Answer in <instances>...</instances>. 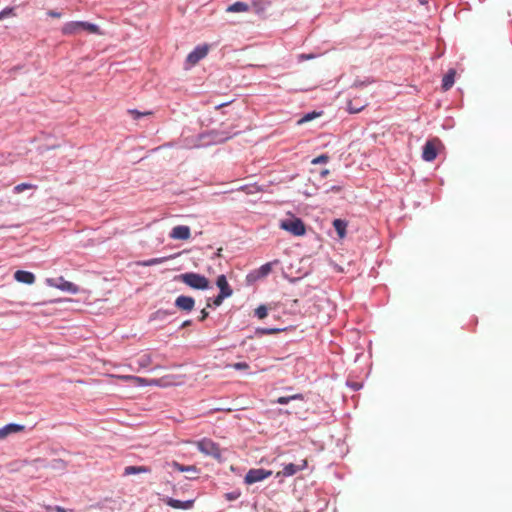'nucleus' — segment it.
Instances as JSON below:
<instances>
[{
	"instance_id": "f257e3e1",
	"label": "nucleus",
	"mask_w": 512,
	"mask_h": 512,
	"mask_svg": "<svg viewBox=\"0 0 512 512\" xmlns=\"http://www.w3.org/2000/svg\"><path fill=\"white\" fill-rule=\"evenodd\" d=\"M80 30H85L90 34H99L102 35L103 33L100 31V28L92 23L84 22V21H71L67 22L62 27V33L64 35H75Z\"/></svg>"
},
{
	"instance_id": "f03ea898",
	"label": "nucleus",
	"mask_w": 512,
	"mask_h": 512,
	"mask_svg": "<svg viewBox=\"0 0 512 512\" xmlns=\"http://www.w3.org/2000/svg\"><path fill=\"white\" fill-rule=\"evenodd\" d=\"M176 279L193 289L206 290L209 288V280L205 276L197 273H183L178 275Z\"/></svg>"
},
{
	"instance_id": "7ed1b4c3",
	"label": "nucleus",
	"mask_w": 512,
	"mask_h": 512,
	"mask_svg": "<svg viewBox=\"0 0 512 512\" xmlns=\"http://www.w3.org/2000/svg\"><path fill=\"white\" fill-rule=\"evenodd\" d=\"M279 226L281 229L289 232L293 236H303L306 233L304 222L300 218L294 216L282 220Z\"/></svg>"
},
{
	"instance_id": "20e7f679",
	"label": "nucleus",
	"mask_w": 512,
	"mask_h": 512,
	"mask_svg": "<svg viewBox=\"0 0 512 512\" xmlns=\"http://www.w3.org/2000/svg\"><path fill=\"white\" fill-rule=\"evenodd\" d=\"M194 444L201 453L216 459L221 458V450L219 445L211 439L203 438L199 441H195Z\"/></svg>"
},
{
	"instance_id": "39448f33",
	"label": "nucleus",
	"mask_w": 512,
	"mask_h": 512,
	"mask_svg": "<svg viewBox=\"0 0 512 512\" xmlns=\"http://www.w3.org/2000/svg\"><path fill=\"white\" fill-rule=\"evenodd\" d=\"M47 283L51 287H55L61 291H65L70 294H77L79 292V288L77 285L65 280L63 277H59L57 279H48Z\"/></svg>"
},
{
	"instance_id": "423d86ee",
	"label": "nucleus",
	"mask_w": 512,
	"mask_h": 512,
	"mask_svg": "<svg viewBox=\"0 0 512 512\" xmlns=\"http://www.w3.org/2000/svg\"><path fill=\"white\" fill-rule=\"evenodd\" d=\"M271 475H272L271 470H265L262 468L250 469L244 477V482L248 485H251L256 482H260V481L268 478Z\"/></svg>"
},
{
	"instance_id": "0eeeda50",
	"label": "nucleus",
	"mask_w": 512,
	"mask_h": 512,
	"mask_svg": "<svg viewBox=\"0 0 512 512\" xmlns=\"http://www.w3.org/2000/svg\"><path fill=\"white\" fill-rule=\"evenodd\" d=\"M308 463L306 459H302L299 464L289 463L284 465L283 469L281 471H278L276 473V477H290L298 473L299 471H302L306 469Z\"/></svg>"
},
{
	"instance_id": "6e6552de",
	"label": "nucleus",
	"mask_w": 512,
	"mask_h": 512,
	"mask_svg": "<svg viewBox=\"0 0 512 512\" xmlns=\"http://www.w3.org/2000/svg\"><path fill=\"white\" fill-rule=\"evenodd\" d=\"M439 144L440 140L437 138L427 141L423 147L422 158L427 162L435 160L438 154L437 147Z\"/></svg>"
},
{
	"instance_id": "1a4fd4ad",
	"label": "nucleus",
	"mask_w": 512,
	"mask_h": 512,
	"mask_svg": "<svg viewBox=\"0 0 512 512\" xmlns=\"http://www.w3.org/2000/svg\"><path fill=\"white\" fill-rule=\"evenodd\" d=\"M167 379H168V377H163L160 379H147V378L134 376L132 378V383L136 386H163L164 387V386H168V385L172 384V382L168 381Z\"/></svg>"
},
{
	"instance_id": "9d476101",
	"label": "nucleus",
	"mask_w": 512,
	"mask_h": 512,
	"mask_svg": "<svg viewBox=\"0 0 512 512\" xmlns=\"http://www.w3.org/2000/svg\"><path fill=\"white\" fill-rule=\"evenodd\" d=\"M209 46L201 45L197 46L192 52H190L186 58V61L191 66L196 65L200 60L205 58L208 54Z\"/></svg>"
},
{
	"instance_id": "9b49d317",
	"label": "nucleus",
	"mask_w": 512,
	"mask_h": 512,
	"mask_svg": "<svg viewBox=\"0 0 512 512\" xmlns=\"http://www.w3.org/2000/svg\"><path fill=\"white\" fill-rule=\"evenodd\" d=\"M26 427L21 424L9 423L0 428V441L5 440L9 436L13 434H18L24 432Z\"/></svg>"
},
{
	"instance_id": "f8f14e48",
	"label": "nucleus",
	"mask_w": 512,
	"mask_h": 512,
	"mask_svg": "<svg viewBox=\"0 0 512 512\" xmlns=\"http://www.w3.org/2000/svg\"><path fill=\"white\" fill-rule=\"evenodd\" d=\"M163 501L173 509L188 510L194 506L195 499L180 501L171 497H167L163 499Z\"/></svg>"
},
{
	"instance_id": "ddd939ff",
	"label": "nucleus",
	"mask_w": 512,
	"mask_h": 512,
	"mask_svg": "<svg viewBox=\"0 0 512 512\" xmlns=\"http://www.w3.org/2000/svg\"><path fill=\"white\" fill-rule=\"evenodd\" d=\"M191 236V230L188 226H175L170 232V238L175 240H188Z\"/></svg>"
},
{
	"instance_id": "4468645a",
	"label": "nucleus",
	"mask_w": 512,
	"mask_h": 512,
	"mask_svg": "<svg viewBox=\"0 0 512 512\" xmlns=\"http://www.w3.org/2000/svg\"><path fill=\"white\" fill-rule=\"evenodd\" d=\"M194 305H195V300L190 296L181 295V296L177 297L175 300V306L178 309L183 310V311L189 312V311L193 310Z\"/></svg>"
},
{
	"instance_id": "2eb2a0df",
	"label": "nucleus",
	"mask_w": 512,
	"mask_h": 512,
	"mask_svg": "<svg viewBox=\"0 0 512 512\" xmlns=\"http://www.w3.org/2000/svg\"><path fill=\"white\" fill-rule=\"evenodd\" d=\"M14 278L16 281L31 285L35 282V276L33 273L23 270H17L14 273Z\"/></svg>"
},
{
	"instance_id": "dca6fc26",
	"label": "nucleus",
	"mask_w": 512,
	"mask_h": 512,
	"mask_svg": "<svg viewBox=\"0 0 512 512\" xmlns=\"http://www.w3.org/2000/svg\"><path fill=\"white\" fill-rule=\"evenodd\" d=\"M176 256H177V254L165 256V257H159V258H152V259H148V260H144V261H138L136 264L138 266H142V267H149V266L162 264L170 259L175 258Z\"/></svg>"
},
{
	"instance_id": "f3484780",
	"label": "nucleus",
	"mask_w": 512,
	"mask_h": 512,
	"mask_svg": "<svg viewBox=\"0 0 512 512\" xmlns=\"http://www.w3.org/2000/svg\"><path fill=\"white\" fill-rule=\"evenodd\" d=\"M216 284H217L218 288L220 289V294H222L223 296H226V297H229L232 295L233 291L230 288L225 275H219L217 277Z\"/></svg>"
},
{
	"instance_id": "a211bd4d",
	"label": "nucleus",
	"mask_w": 512,
	"mask_h": 512,
	"mask_svg": "<svg viewBox=\"0 0 512 512\" xmlns=\"http://www.w3.org/2000/svg\"><path fill=\"white\" fill-rule=\"evenodd\" d=\"M151 468L148 466H127L124 468L123 475L129 476L133 474L150 473Z\"/></svg>"
},
{
	"instance_id": "6ab92c4d",
	"label": "nucleus",
	"mask_w": 512,
	"mask_h": 512,
	"mask_svg": "<svg viewBox=\"0 0 512 512\" xmlns=\"http://www.w3.org/2000/svg\"><path fill=\"white\" fill-rule=\"evenodd\" d=\"M455 74H456L455 70L451 69L443 77V79H442V88H443V90L447 91V90H449L453 86Z\"/></svg>"
},
{
	"instance_id": "aec40b11",
	"label": "nucleus",
	"mask_w": 512,
	"mask_h": 512,
	"mask_svg": "<svg viewBox=\"0 0 512 512\" xmlns=\"http://www.w3.org/2000/svg\"><path fill=\"white\" fill-rule=\"evenodd\" d=\"M333 227L335 228V230L340 238L345 237L347 223L344 220L335 219L333 221Z\"/></svg>"
},
{
	"instance_id": "412c9836",
	"label": "nucleus",
	"mask_w": 512,
	"mask_h": 512,
	"mask_svg": "<svg viewBox=\"0 0 512 512\" xmlns=\"http://www.w3.org/2000/svg\"><path fill=\"white\" fill-rule=\"evenodd\" d=\"M248 10L249 5L240 1L233 3L226 9L227 12H247Z\"/></svg>"
},
{
	"instance_id": "4be33fe9",
	"label": "nucleus",
	"mask_w": 512,
	"mask_h": 512,
	"mask_svg": "<svg viewBox=\"0 0 512 512\" xmlns=\"http://www.w3.org/2000/svg\"><path fill=\"white\" fill-rule=\"evenodd\" d=\"M291 400H304V396L300 393L291 396H281L275 402L281 405H285L288 404Z\"/></svg>"
},
{
	"instance_id": "5701e85b",
	"label": "nucleus",
	"mask_w": 512,
	"mask_h": 512,
	"mask_svg": "<svg viewBox=\"0 0 512 512\" xmlns=\"http://www.w3.org/2000/svg\"><path fill=\"white\" fill-rule=\"evenodd\" d=\"M174 469L180 471V472H197V469L195 466L193 465H190V466H184L176 461H173L171 464H170Z\"/></svg>"
},
{
	"instance_id": "b1692460",
	"label": "nucleus",
	"mask_w": 512,
	"mask_h": 512,
	"mask_svg": "<svg viewBox=\"0 0 512 512\" xmlns=\"http://www.w3.org/2000/svg\"><path fill=\"white\" fill-rule=\"evenodd\" d=\"M322 112H316V111H313V112H310V113H307L305 114L302 118H300L298 121H297V124L298 125H302L304 123H307L309 121H312L313 119L321 116Z\"/></svg>"
},
{
	"instance_id": "393cba45",
	"label": "nucleus",
	"mask_w": 512,
	"mask_h": 512,
	"mask_svg": "<svg viewBox=\"0 0 512 512\" xmlns=\"http://www.w3.org/2000/svg\"><path fill=\"white\" fill-rule=\"evenodd\" d=\"M355 100H356V99H354V100H350V101L348 102V109H349V111H350V112H352V113L360 112V111H361V110H362V109L367 105L366 101H363V102H361V103H355V104H354V101H355Z\"/></svg>"
},
{
	"instance_id": "a878e982",
	"label": "nucleus",
	"mask_w": 512,
	"mask_h": 512,
	"mask_svg": "<svg viewBox=\"0 0 512 512\" xmlns=\"http://www.w3.org/2000/svg\"><path fill=\"white\" fill-rule=\"evenodd\" d=\"M152 363V356L148 353L141 355L138 359V365L141 368H146Z\"/></svg>"
},
{
	"instance_id": "bb28decb",
	"label": "nucleus",
	"mask_w": 512,
	"mask_h": 512,
	"mask_svg": "<svg viewBox=\"0 0 512 512\" xmlns=\"http://www.w3.org/2000/svg\"><path fill=\"white\" fill-rule=\"evenodd\" d=\"M26 189H36V186L30 183H21L14 187V192L19 194Z\"/></svg>"
},
{
	"instance_id": "cd10ccee",
	"label": "nucleus",
	"mask_w": 512,
	"mask_h": 512,
	"mask_svg": "<svg viewBox=\"0 0 512 512\" xmlns=\"http://www.w3.org/2000/svg\"><path fill=\"white\" fill-rule=\"evenodd\" d=\"M240 496H241V492L239 490H235V491L228 492V493L225 494V498L228 501L237 500Z\"/></svg>"
},
{
	"instance_id": "c85d7f7f",
	"label": "nucleus",
	"mask_w": 512,
	"mask_h": 512,
	"mask_svg": "<svg viewBox=\"0 0 512 512\" xmlns=\"http://www.w3.org/2000/svg\"><path fill=\"white\" fill-rule=\"evenodd\" d=\"M14 8L7 7L4 10L0 11V20L8 17V16H14Z\"/></svg>"
},
{
	"instance_id": "c756f323",
	"label": "nucleus",
	"mask_w": 512,
	"mask_h": 512,
	"mask_svg": "<svg viewBox=\"0 0 512 512\" xmlns=\"http://www.w3.org/2000/svg\"><path fill=\"white\" fill-rule=\"evenodd\" d=\"M255 314L259 319H264L267 316V308L265 306H259L255 310Z\"/></svg>"
},
{
	"instance_id": "7c9ffc66",
	"label": "nucleus",
	"mask_w": 512,
	"mask_h": 512,
	"mask_svg": "<svg viewBox=\"0 0 512 512\" xmlns=\"http://www.w3.org/2000/svg\"><path fill=\"white\" fill-rule=\"evenodd\" d=\"M272 270V264L266 263L260 267V273L262 276L268 275Z\"/></svg>"
},
{
	"instance_id": "2f4dec72",
	"label": "nucleus",
	"mask_w": 512,
	"mask_h": 512,
	"mask_svg": "<svg viewBox=\"0 0 512 512\" xmlns=\"http://www.w3.org/2000/svg\"><path fill=\"white\" fill-rule=\"evenodd\" d=\"M229 367H232L236 370H247L249 368V365L246 362H237L232 365H229Z\"/></svg>"
},
{
	"instance_id": "473e14b6",
	"label": "nucleus",
	"mask_w": 512,
	"mask_h": 512,
	"mask_svg": "<svg viewBox=\"0 0 512 512\" xmlns=\"http://www.w3.org/2000/svg\"><path fill=\"white\" fill-rule=\"evenodd\" d=\"M328 160H329V157H328L327 155H325V154H322V155H320V156H318V157L314 158V159L311 161V163H312V164L326 163V162H328Z\"/></svg>"
},
{
	"instance_id": "72a5a7b5",
	"label": "nucleus",
	"mask_w": 512,
	"mask_h": 512,
	"mask_svg": "<svg viewBox=\"0 0 512 512\" xmlns=\"http://www.w3.org/2000/svg\"><path fill=\"white\" fill-rule=\"evenodd\" d=\"M134 119H139L142 116L150 115L151 112H139L138 110H129L128 111Z\"/></svg>"
},
{
	"instance_id": "f704fd0d",
	"label": "nucleus",
	"mask_w": 512,
	"mask_h": 512,
	"mask_svg": "<svg viewBox=\"0 0 512 512\" xmlns=\"http://www.w3.org/2000/svg\"><path fill=\"white\" fill-rule=\"evenodd\" d=\"M279 331H280L279 329H275V328H271V329H258L257 333H261V334H274V333H278Z\"/></svg>"
},
{
	"instance_id": "c9c22d12",
	"label": "nucleus",
	"mask_w": 512,
	"mask_h": 512,
	"mask_svg": "<svg viewBox=\"0 0 512 512\" xmlns=\"http://www.w3.org/2000/svg\"><path fill=\"white\" fill-rule=\"evenodd\" d=\"M227 298L226 296H223L222 294L219 293V295L214 299L213 303L214 305L216 306H219L221 305V303L223 302V300Z\"/></svg>"
},
{
	"instance_id": "e433bc0d",
	"label": "nucleus",
	"mask_w": 512,
	"mask_h": 512,
	"mask_svg": "<svg viewBox=\"0 0 512 512\" xmlns=\"http://www.w3.org/2000/svg\"><path fill=\"white\" fill-rule=\"evenodd\" d=\"M47 14H48V16L53 17V18H61L62 17V14L60 12H57L54 10H49L47 12Z\"/></svg>"
},
{
	"instance_id": "4c0bfd02",
	"label": "nucleus",
	"mask_w": 512,
	"mask_h": 512,
	"mask_svg": "<svg viewBox=\"0 0 512 512\" xmlns=\"http://www.w3.org/2000/svg\"><path fill=\"white\" fill-rule=\"evenodd\" d=\"M208 312L206 309H202L201 310V313H200V317H199V320L200 321H204L207 317H208Z\"/></svg>"
},
{
	"instance_id": "58836bf2",
	"label": "nucleus",
	"mask_w": 512,
	"mask_h": 512,
	"mask_svg": "<svg viewBox=\"0 0 512 512\" xmlns=\"http://www.w3.org/2000/svg\"><path fill=\"white\" fill-rule=\"evenodd\" d=\"M133 377H134V376H132V375H123V376H119L118 378H119V379H121V380H124V381H130V382H132V378H133Z\"/></svg>"
},
{
	"instance_id": "ea45409f",
	"label": "nucleus",
	"mask_w": 512,
	"mask_h": 512,
	"mask_svg": "<svg viewBox=\"0 0 512 512\" xmlns=\"http://www.w3.org/2000/svg\"><path fill=\"white\" fill-rule=\"evenodd\" d=\"M328 174H329V170H328V169H324V170H322V171L320 172V175H321L322 177H326Z\"/></svg>"
},
{
	"instance_id": "a19ab883",
	"label": "nucleus",
	"mask_w": 512,
	"mask_h": 512,
	"mask_svg": "<svg viewBox=\"0 0 512 512\" xmlns=\"http://www.w3.org/2000/svg\"><path fill=\"white\" fill-rule=\"evenodd\" d=\"M55 511H56V512H66L64 508L59 507V506H57V507L55 508Z\"/></svg>"
},
{
	"instance_id": "79ce46f5",
	"label": "nucleus",
	"mask_w": 512,
	"mask_h": 512,
	"mask_svg": "<svg viewBox=\"0 0 512 512\" xmlns=\"http://www.w3.org/2000/svg\"><path fill=\"white\" fill-rule=\"evenodd\" d=\"M190 324H191V321L190 320H186V321L183 322L182 327L189 326Z\"/></svg>"
},
{
	"instance_id": "37998d69",
	"label": "nucleus",
	"mask_w": 512,
	"mask_h": 512,
	"mask_svg": "<svg viewBox=\"0 0 512 512\" xmlns=\"http://www.w3.org/2000/svg\"><path fill=\"white\" fill-rule=\"evenodd\" d=\"M312 57H313L312 55H304V54H303V55H301V58H302V59H304V58H305V59H311Z\"/></svg>"
},
{
	"instance_id": "c03bdc74",
	"label": "nucleus",
	"mask_w": 512,
	"mask_h": 512,
	"mask_svg": "<svg viewBox=\"0 0 512 512\" xmlns=\"http://www.w3.org/2000/svg\"><path fill=\"white\" fill-rule=\"evenodd\" d=\"M221 252H222V248H219V249L217 250L216 256H217V257H221Z\"/></svg>"
},
{
	"instance_id": "a18cd8bd",
	"label": "nucleus",
	"mask_w": 512,
	"mask_h": 512,
	"mask_svg": "<svg viewBox=\"0 0 512 512\" xmlns=\"http://www.w3.org/2000/svg\"><path fill=\"white\" fill-rule=\"evenodd\" d=\"M225 105H227V104L226 103L225 104H220V105H217L216 108L218 109V108H221V107H223Z\"/></svg>"
}]
</instances>
